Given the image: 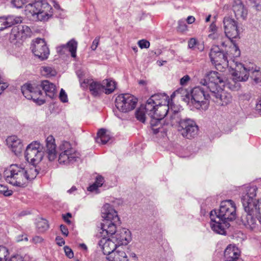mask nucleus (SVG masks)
I'll return each mask as SVG.
<instances>
[{
    "instance_id": "nucleus-38",
    "label": "nucleus",
    "mask_w": 261,
    "mask_h": 261,
    "mask_svg": "<svg viewBox=\"0 0 261 261\" xmlns=\"http://www.w3.org/2000/svg\"><path fill=\"white\" fill-rule=\"evenodd\" d=\"M188 47L192 49L197 48L200 51H202L204 49L203 45L200 44L195 38H192L188 41Z\"/></svg>"
},
{
    "instance_id": "nucleus-34",
    "label": "nucleus",
    "mask_w": 261,
    "mask_h": 261,
    "mask_svg": "<svg viewBox=\"0 0 261 261\" xmlns=\"http://www.w3.org/2000/svg\"><path fill=\"white\" fill-rule=\"evenodd\" d=\"M183 120V119L181 117V114L179 112L174 110L173 113L170 116V119H166V123L167 125H170L171 126L178 124L180 125V122Z\"/></svg>"
},
{
    "instance_id": "nucleus-24",
    "label": "nucleus",
    "mask_w": 261,
    "mask_h": 261,
    "mask_svg": "<svg viewBox=\"0 0 261 261\" xmlns=\"http://www.w3.org/2000/svg\"><path fill=\"white\" fill-rule=\"evenodd\" d=\"M8 147L17 155L21 153L23 144L21 140L16 136H9L6 139Z\"/></svg>"
},
{
    "instance_id": "nucleus-35",
    "label": "nucleus",
    "mask_w": 261,
    "mask_h": 261,
    "mask_svg": "<svg viewBox=\"0 0 261 261\" xmlns=\"http://www.w3.org/2000/svg\"><path fill=\"white\" fill-rule=\"evenodd\" d=\"M110 139V137L107 134L106 130L104 128L100 129L97 133V137L95 141L97 143L105 144Z\"/></svg>"
},
{
    "instance_id": "nucleus-5",
    "label": "nucleus",
    "mask_w": 261,
    "mask_h": 261,
    "mask_svg": "<svg viewBox=\"0 0 261 261\" xmlns=\"http://www.w3.org/2000/svg\"><path fill=\"white\" fill-rule=\"evenodd\" d=\"M169 105L153 106V109L146 110V113L151 118L150 125L152 130L154 134L164 131L162 126L163 119L166 116L168 112Z\"/></svg>"
},
{
    "instance_id": "nucleus-20",
    "label": "nucleus",
    "mask_w": 261,
    "mask_h": 261,
    "mask_svg": "<svg viewBox=\"0 0 261 261\" xmlns=\"http://www.w3.org/2000/svg\"><path fill=\"white\" fill-rule=\"evenodd\" d=\"M224 32L226 36L230 40L237 38L239 33L237 22L229 17H225L223 19Z\"/></svg>"
},
{
    "instance_id": "nucleus-33",
    "label": "nucleus",
    "mask_w": 261,
    "mask_h": 261,
    "mask_svg": "<svg viewBox=\"0 0 261 261\" xmlns=\"http://www.w3.org/2000/svg\"><path fill=\"white\" fill-rule=\"evenodd\" d=\"M103 93L109 94L113 93L116 87V82L111 79H105L101 82Z\"/></svg>"
},
{
    "instance_id": "nucleus-3",
    "label": "nucleus",
    "mask_w": 261,
    "mask_h": 261,
    "mask_svg": "<svg viewBox=\"0 0 261 261\" xmlns=\"http://www.w3.org/2000/svg\"><path fill=\"white\" fill-rule=\"evenodd\" d=\"M236 67L234 70L231 73V77L225 80V85L222 87H226L231 90H237L240 87V82H245L248 79V71L254 70L252 67H244L243 64L236 62L234 63Z\"/></svg>"
},
{
    "instance_id": "nucleus-23",
    "label": "nucleus",
    "mask_w": 261,
    "mask_h": 261,
    "mask_svg": "<svg viewBox=\"0 0 261 261\" xmlns=\"http://www.w3.org/2000/svg\"><path fill=\"white\" fill-rule=\"evenodd\" d=\"M32 34L31 29L24 24H19L14 27L11 31V35L16 39L22 40L27 37H30Z\"/></svg>"
},
{
    "instance_id": "nucleus-44",
    "label": "nucleus",
    "mask_w": 261,
    "mask_h": 261,
    "mask_svg": "<svg viewBox=\"0 0 261 261\" xmlns=\"http://www.w3.org/2000/svg\"><path fill=\"white\" fill-rule=\"evenodd\" d=\"M64 251L66 255L69 258H71L73 257L74 254L72 250L68 246L64 247Z\"/></svg>"
},
{
    "instance_id": "nucleus-41",
    "label": "nucleus",
    "mask_w": 261,
    "mask_h": 261,
    "mask_svg": "<svg viewBox=\"0 0 261 261\" xmlns=\"http://www.w3.org/2000/svg\"><path fill=\"white\" fill-rule=\"evenodd\" d=\"M252 7L257 11L261 10V0H248Z\"/></svg>"
},
{
    "instance_id": "nucleus-46",
    "label": "nucleus",
    "mask_w": 261,
    "mask_h": 261,
    "mask_svg": "<svg viewBox=\"0 0 261 261\" xmlns=\"http://www.w3.org/2000/svg\"><path fill=\"white\" fill-rule=\"evenodd\" d=\"M99 40H100V37H99V36L96 37L94 39V40H93V41L92 42V45L91 46L92 50H96V48L97 47V46L99 44Z\"/></svg>"
},
{
    "instance_id": "nucleus-52",
    "label": "nucleus",
    "mask_w": 261,
    "mask_h": 261,
    "mask_svg": "<svg viewBox=\"0 0 261 261\" xmlns=\"http://www.w3.org/2000/svg\"><path fill=\"white\" fill-rule=\"evenodd\" d=\"M56 241L57 242V244L60 246H62L65 244L64 240L60 237H57L56 239Z\"/></svg>"
},
{
    "instance_id": "nucleus-21",
    "label": "nucleus",
    "mask_w": 261,
    "mask_h": 261,
    "mask_svg": "<svg viewBox=\"0 0 261 261\" xmlns=\"http://www.w3.org/2000/svg\"><path fill=\"white\" fill-rule=\"evenodd\" d=\"M170 99L165 93H158L152 95L146 101L145 109L150 110L153 109V106L169 105Z\"/></svg>"
},
{
    "instance_id": "nucleus-12",
    "label": "nucleus",
    "mask_w": 261,
    "mask_h": 261,
    "mask_svg": "<svg viewBox=\"0 0 261 261\" xmlns=\"http://www.w3.org/2000/svg\"><path fill=\"white\" fill-rule=\"evenodd\" d=\"M101 216L104 219L103 222L101 224L100 231L104 230L105 224H112L116 226L119 224V218L118 216L117 212L109 204H105L101 208Z\"/></svg>"
},
{
    "instance_id": "nucleus-25",
    "label": "nucleus",
    "mask_w": 261,
    "mask_h": 261,
    "mask_svg": "<svg viewBox=\"0 0 261 261\" xmlns=\"http://www.w3.org/2000/svg\"><path fill=\"white\" fill-rule=\"evenodd\" d=\"M232 9L237 19H245L248 14V10L241 0H234Z\"/></svg>"
},
{
    "instance_id": "nucleus-40",
    "label": "nucleus",
    "mask_w": 261,
    "mask_h": 261,
    "mask_svg": "<svg viewBox=\"0 0 261 261\" xmlns=\"http://www.w3.org/2000/svg\"><path fill=\"white\" fill-rule=\"evenodd\" d=\"M41 72L43 75L47 77L55 76L57 73L56 71L50 66L42 67Z\"/></svg>"
},
{
    "instance_id": "nucleus-6",
    "label": "nucleus",
    "mask_w": 261,
    "mask_h": 261,
    "mask_svg": "<svg viewBox=\"0 0 261 261\" xmlns=\"http://www.w3.org/2000/svg\"><path fill=\"white\" fill-rule=\"evenodd\" d=\"M191 102L198 110H205L208 108L206 100L211 97V93L205 87L196 86L191 91Z\"/></svg>"
},
{
    "instance_id": "nucleus-19",
    "label": "nucleus",
    "mask_w": 261,
    "mask_h": 261,
    "mask_svg": "<svg viewBox=\"0 0 261 261\" xmlns=\"http://www.w3.org/2000/svg\"><path fill=\"white\" fill-rule=\"evenodd\" d=\"M99 237L102 238L98 242V245L105 255L110 256L117 248V246L110 235L102 236L99 230Z\"/></svg>"
},
{
    "instance_id": "nucleus-54",
    "label": "nucleus",
    "mask_w": 261,
    "mask_h": 261,
    "mask_svg": "<svg viewBox=\"0 0 261 261\" xmlns=\"http://www.w3.org/2000/svg\"><path fill=\"white\" fill-rule=\"evenodd\" d=\"M256 111L261 115V99L259 100L256 104Z\"/></svg>"
},
{
    "instance_id": "nucleus-7",
    "label": "nucleus",
    "mask_w": 261,
    "mask_h": 261,
    "mask_svg": "<svg viewBox=\"0 0 261 261\" xmlns=\"http://www.w3.org/2000/svg\"><path fill=\"white\" fill-rule=\"evenodd\" d=\"M199 83L210 92L225 85L224 78L217 71H210L200 80Z\"/></svg>"
},
{
    "instance_id": "nucleus-10",
    "label": "nucleus",
    "mask_w": 261,
    "mask_h": 261,
    "mask_svg": "<svg viewBox=\"0 0 261 261\" xmlns=\"http://www.w3.org/2000/svg\"><path fill=\"white\" fill-rule=\"evenodd\" d=\"M217 212L218 216L229 222L236 218V204L231 200L222 201Z\"/></svg>"
},
{
    "instance_id": "nucleus-29",
    "label": "nucleus",
    "mask_w": 261,
    "mask_h": 261,
    "mask_svg": "<svg viewBox=\"0 0 261 261\" xmlns=\"http://www.w3.org/2000/svg\"><path fill=\"white\" fill-rule=\"evenodd\" d=\"M77 42L74 39L70 40L66 44L62 45L57 47V51L64 54L66 50H68L72 57H76Z\"/></svg>"
},
{
    "instance_id": "nucleus-62",
    "label": "nucleus",
    "mask_w": 261,
    "mask_h": 261,
    "mask_svg": "<svg viewBox=\"0 0 261 261\" xmlns=\"http://www.w3.org/2000/svg\"><path fill=\"white\" fill-rule=\"evenodd\" d=\"M80 246L81 248V249L84 250H86L87 249V246L85 244H81L80 245Z\"/></svg>"
},
{
    "instance_id": "nucleus-2",
    "label": "nucleus",
    "mask_w": 261,
    "mask_h": 261,
    "mask_svg": "<svg viewBox=\"0 0 261 261\" xmlns=\"http://www.w3.org/2000/svg\"><path fill=\"white\" fill-rule=\"evenodd\" d=\"M25 12L27 15L30 14L34 19L45 21L53 15V8L46 2L36 1L25 6Z\"/></svg>"
},
{
    "instance_id": "nucleus-27",
    "label": "nucleus",
    "mask_w": 261,
    "mask_h": 261,
    "mask_svg": "<svg viewBox=\"0 0 261 261\" xmlns=\"http://www.w3.org/2000/svg\"><path fill=\"white\" fill-rule=\"evenodd\" d=\"M40 90H43L46 96L53 99L57 96L56 86L47 80L38 83Z\"/></svg>"
},
{
    "instance_id": "nucleus-47",
    "label": "nucleus",
    "mask_w": 261,
    "mask_h": 261,
    "mask_svg": "<svg viewBox=\"0 0 261 261\" xmlns=\"http://www.w3.org/2000/svg\"><path fill=\"white\" fill-rule=\"evenodd\" d=\"M96 184H97L94 183L92 185L90 186L88 188V191L90 192H94L96 193H98L99 192L98 190L99 187Z\"/></svg>"
},
{
    "instance_id": "nucleus-43",
    "label": "nucleus",
    "mask_w": 261,
    "mask_h": 261,
    "mask_svg": "<svg viewBox=\"0 0 261 261\" xmlns=\"http://www.w3.org/2000/svg\"><path fill=\"white\" fill-rule=\"evenodd\" d=\"M138 45L141 48H147L149 47L150 43L146 40H141L138 42Z\"/></svg>"
},
{
    "instance_id": "nucleus-36",
    "label": "nucleus",
    "mask_w": 261,
    "mask_h": 261,
    "mask_svg": "<svg viewBox=\"0 0 261 261\" xmlns=\"http://www.w3.org/2000/svg\"><path fill=\"white\" fill-rule=\"evenodd\" d=\"M228 58L232 59V58L238 57L240 56L241 52L238 47L235 44L231 43L228 49L225 50Z\"/></svg>"
},
{
    "instance_id": "nucleus-59",
    "label": "nucleus",
    "mask_w": 261,
    "mask_h": 261,
    "mask_svg": "<svg viewBox=\"0 0 261 261\" xmlns=\"http://www.w3.org/2000/svg\"><path fill=\"white\" fill-rule=\"evenodd\" d=\"M3 252L4 254H5V253H7V250L6 248L3 246H0V252Z\"/></svg>"
},
{
    "instance_id": "nucleus-8",
    "label": "nucleus",
    "mask_w": 261,
    "mask_h": 261,
    "mask_svg": "<svg viewBox=\"0 0 261 261\" xmlns=\"http://www.w3.org/2000/svg\"><path fill=\"white\" fill-rule=\"evenodd\" d=\"M59 149L61 151L58 159L60 164H71L76 162L79 158V153L71 147L68 142H62L59 146Z\"/></svg>"
},
{
    "instance_id": "nucleus-53",
    "label": "nucleus",
    "mask_w": 261,
    "mask_h": 261,
    "mask_svg": "<svg viewBox=\"0 0 261 261\" xmlns=\"http://www.w3.org/2000/svg\"><path fill=\"white\" fill-rule=\"evenodd\" d=\"M10 261H23V259L21 256L17 255L12 257Z\"/></svg>"
},
{
    "instance_id": "nucleus-64",
    "label": "nucleus",
    "mask_w": 261,
    "mask_h": 261,
    "mask_svg": "<svg viewBox=\"0 0 261 261\" xmlns=\"http://www.w3.org/2000/svg\"><path fill=\"white\" fill-rule=\"evenodd\" d=\"M221 45L222 46V47H226L227 46V44H226V42L225 41H222L221 42Z\"/></svg>"
},
{
    "instance_id": "nucleus-49",
    "label": "nucleus",
    "mask_w": 261,
    "mask_h": 261,
    "mask_svg": "<svg viewBox=\"0 0 261 261\" xmlns=\"http://www.w3.org/2000/svg\"><path fill=\"white\" fill-rule=\"evenodd\" d=\"M190 80V77L188 75L184 76L180 80V84L182 86L186 85Z\"/></svg>"
},
{
    "instance_id": "nucleus-9",
    "label": "nucleus",
    "mask_w": 261,
    "mask_h": 261,
    "mask_svg": "<svg viewBox=\"0 0 261 261\" xmlns=\"http://www.w3.org/2000/svg\"><path fill=\"white\" fill-rule=\"evenodd\" d=\"M137 101V99L130 94H120L116 98V107L120 111L126 113L135 109Z\"/></svg>"
},
{
    "instance_id": "nucleus-56",
    "label": "nucleus",
    "mask_w": 261,
    "mask_h": 261,
    "mask_svg": "<svg viewBox=\"0 0 261 261\" xmlns=\"http://www.w3.org/2000/svg\"><path fill=\"white\" fill-rule=\"evenodd\" d=\"M195 20V18L193 16H189L186 19V21L188 24L193 23Z\"/></svg>"
},
{
    "instance_id": "nucleus-14",
    "label": "nucleus",
    "mask_w": 261,
    "mask_h": 261,
    "mask_svg": "<svg viewBox=\"0 0 261 261\" xmlns=\"http://www.w3.org/2000/svg\"><path fill=\"white\" fill-rule=\"evenodd\" d=\"M178 130L184 137L190 139L197 135L198 128L194 121L186 118L180 122Z\"/></svg>"
},
{
    "instance_id": "nucleus-61",
    "label": "nucleus",
    "mask_w": 261,
    "mask_h": 261,
    "mask_svg": "<svg viewBox=\"0 0 261 261\" xmlns=\"http://www.w3.org/2000/svg\"><path fill=\"white\" fill-rule=\"evenodd\" d=\"M210 30L212 32H215L216 30V25L214 24H212L210 26Z\"/></svg>"
},
{
    "instance_id": "nucleus-13",
    "label": "nucleus",
    "mask_w": 261,
    "mask_h": 261,
    "mask_svg": "<svg viewBox=\"0 0 261 261\" xmlns=\"http://www.w3.org/2000/svg\"><path fill=\"white\" fill-rule=\"evenodd\" d=\"M210 219V224L212 229L218 234H226V229L230 226L229 223L218 216L216 210L211 212Z\"/></svg>"
},
{
    "instance_id": "nucleus-37",
    "label": "nucleus",
    "mask_w": 261,
    "mask_h": 261,
    "mask_svg": "<svg viewBox=\"0 0 261 261\" xmlns=\"http://www.w3.org/2000/svg\"><path fill=\"white\" fill-rule=\"evenodd\" d=\"M146 105L144 106L142 105L139 108L137 109L136 112V117L137 120L144 123L146 120Z\"/></svg>"
},
{
    "instance_id": "nucleus-63",
    "label": "nucleus",
    "mask_w": 261,
    "mask_h": 261,
    "mask_svg": "<svg viewBox=\"0 0 261 261\" xmlns=\"http://www.w3.org/2000/svg\"><path fill=\"white\" fill-rule=\"evenodd\" d=\"M6 187L2 185H0V193H2L3 192H4V190Z\"/></svg>"
},
{
    "instance_id": "nucleus-18",
    "label": "nucleus",
    "mask_w": 261,
    "mask_h": 261,
    "mask_svg": "<svg viewBox=\"0 0 261 261\" xmlns=\"http://www.w3.org/2000/svg\"><path fill=\"white\" fill-rule=\"evenodd\" d=\"M210 92L211 97L220 106H226L231 101V94L223 90L222 87L218 88L217 90H212Z\"/></svg>"
},
{
    "instance_id": "nucleus-26",
    "label": "nucleus",
    "mask_w": 261,
    "mask_h": 261,
    "mask_svg": "<svg viewBox=\"0 0 261 261\" xmlns=\"http://www.w3.org/2000/svg\"><path fill=\"white\" fill-rule=\"evenodd\" d=\"M45 151L49 161H52L56 159L57 156L56 145L55 140L51 135L48 136L46 139Z\"/></svg>"
},
{
    "instance_id": "nucleus-45",
    "label": "nucleus",
    "mask_w": 261,
    "mask_h": 261,
    "mask_svg": "<svg viewBox=\"0 0 261 261\" xmlns=\"http://www.w3.org/2000/svg\"><path fill=\"white\" fill-rule=\"evenodd\" d=\"M59 97L63 102H66L68 101L67 94L63 89L61 90Z\"/></svg>"
},
{
    "instance_id": "nucleus-31",
    "label": "nucleus",
    "mask_w": 261,
    "mask_h": 261,
    "mask_svg": "<svg viewBox=\"0 0 261 261\" xmlns=\"http://www.w3.org/2000/svg\"><path fill=\"white\" fill-rule=\"evenodd\" d=\"M244 67H252L254 70L248 71L246 70L247 72L248 73V77L251 75L253 80L257 83L261 81V72L258 69H257L256 66L252 63H246L245 65L243 64Z\"/></svg>"
},
{
    "instance_id": "nucleus-32",
    "label": "nucleus",
    "mask_w": 261,
    "mask_h": 261,
    "mask_svg": "<svg viewBox=\"0 0 261 261\" xmlns=\"http://www.w3.org/2000/svg\"><path fill=\"white\" fill-rule=\"evenodd\" d=\"M109 261H128L126 253L119 249L115 250L107 257Z\"/></svg>"
},
{
    "instance_id": "nucleus-42",
    "label": "nucleus",
    "mask_w": 261,
    "mask_h": 261,
    "mask_svg": "<svg viewBox=\"0 0 261 261\" xmlns=\"http://www.w3.org/2000/svg\"><path fill=\"white\" fill-rule=\"evenodd\" d=\"M13 5L16 8H21L28 2V0H11Z\"/></svg>"
},
{
    "instance_id": "nucleus-48",
    "label": "nucleus",
    "mask_w": 261,
    "mask_h": 261,
    "mask_svg": "<svg viewBox=\"0 0 261 261\" xmlns=\"http://www.w3.org/2000/svg\"><path fill=\"white\" fill-rule=\"evenodd\" d=\"M103 182H104V178L101 175H98L96 177V180L94 183L97 184L96 185L99 187H100L102 186Z\"/></svg>"
},
{
    "instance_id": "nucleus-28",
    "label": "nucleus",
    "mask_w": 261,
    "mask_h": 261,
    "mask_svg": "<svg viewBox=\"0 0 261 261\" xmlns=\"http://www.w3.org/2000/svg\"><path fill=\"white\" fill-rule=\"evenodd\" d=\"M22 21V18L15 16L0 17V30H3L15 24Z\"/></svg>"
},
{
    "instance_id": "nucleus-4",
    "label": "nucleus",
    "mask_w": 261,
    "mask_h": 261,
    "mask_svg": "<svg viewBox=\"0 0 261 261\" xmlns=\"http://www.w3.org/2000/svg\"><path fill=\"white\" fill-rule=\"evenodd\" d=\"M105 224L104 230L100 231L102 236L110 235L117 247L121 245H126L131 240L130 232L126 228L117 229L116 226Z\"/></svg>"
},
{
    "instance_id": "nucleus-51",
    "label": "nucleus",
    "mask_w": 261,
    "mask_h": 261,
    "mask_svg": "<svg viewBox=\"0 0 261 261\" xmlns=\"http://www.w3.org/2000/svg\"><path fill=\"white\" fill-rule=\"evenodd\" d=\"M39 96H38L35 97V99L32 98V99L34 101H35L39 105H41L45 103V100L42 99H40L39 98Z\"/></svg>"
},
{
    "instance_id": "nucleus-22",
    "label": "nucleus",
    "mask_w": 261,
    "mask_h": 261,
    "mask_svg": "<svg viewBox=\"0 0 261 261\" xmlns=\"http://www.w3.org/2000/svg\"><path fill=\"white\" fill-rule=\"evenodd\" d=\"M21 92L24 96L28 99H35V97L42 94L38 83L24 84L21 87Z\"/></svg>"
},
{
    "instance_id": "nucleus-1",
    "label": "nucleus",
    "mask_w": 261,
    "mask_h": 261,
    "mask_svg": "<svg viewBox=\"0 0 261 261\" xmlns=\"http://www.w3.org/2000/svg\"><path fill=\"white\" fill-rule=\"evenodd\" d=\"M38 172L36 166L24 168L17 164H12L4 170L3 174L8 183L15 187H24L36 177Z\"/></svg>"
},
{
    "instance_id": "nucleus-11",
    "label": "nucleus",
    "mask_w": 261,
    "mask_h": 261,
    "mask_svg": "<svg viewBox=\"0 0 261 261\" xmlns=\"http://www.w3.org/2000/svg\"><path fill=\"white\" fill-rule=\"evenodd\" d=\"M44 152L40 149V144L37 142H34L29 144L25 150V158L28 162L32 165L31 166L38 164L42 160Z\"/></svg>"
},
{
    "instance_id": "nucleus-16",
    "label": "nucleus",
    "mask_w": 261,
    "mask_h": 261,
    "mask_svg": "<svg viewBox=\"0 0 261 261\" xmlns=\"http://www.w3.org/2000/svg\"><path fill=\"white\" fill-rule=\"evenodd\" d=\"M80 79L81 86L83 89L88 88L91 94L94 97L99 96L103 93V87L101 83L94 81L92 79H86L83 81L82 80V74L77 73Z\"/></svg>"
},
{
    "instance_id": "nucleus-60",
    "label": "nucleus",
    "mask_w": 261,
    "mask_h": 261,
    "mask_svg": "<svg viewBox=\"0 0 261 261\" xmlns=\"http://www.w3.org/2000/svg\"><path fill=\"white\" fill-rule=\"evenodd\" d=\"M64 220L68 224H71V221L69 220V218H67L66 216H63Z\"/></svg>"
},
{
    "instance_id": "nucleus-57",
    "label": "nucleus",
    "mask_w": 261,
    "mask_h": 261,
    "mask_svg": "<svg viewBox=\"0 0 261 261\" xmlns=\"http://www.w3.org/2000/svg\"><path fill=\"white\" fill-rule=\"evenodd\" d=\"M6 196H9L12 194V191L8 190L7 187L4 190V192L2 193Z\"/></svg>"
},
{
    "instance_id": "nucleus-50",
    "label": "nucleus",
    "mask_w": 261,
    "mask_h": 261,
    "mask_svg": "<svg viewBox=\"0 0 261 261\" xmlns=\"http://www.w3.org/2000/svg\"><path fill=\"white\" fill-rule=\"evenodd\" d=\"M60 230L63 235L67 237L68 234V230L65 225L63 224L60 225Z\"/></svg>"
},
{
    "instance_id": "nucleus-30",
    "label": "nucleus",
    "mask_w": 261,
    "mask_h": 261,
    "mask_svg": "<svg viewBox=\"0 0 261 261\" xmlns=\"http://www.w3.org/2000/svg\"><path fill=\"white\" fill-rule=\"evenodd\" d=\"M240 251L234 245H229L224 251V256L226 260L236 261L240 256Z\"/></svg>"
},
{
    "instance_id": "nucleus-17",
    "label": "nucleus",
    "mask_w": 261,
    "mask_h": 261,
    "mask_svg": "<svg viewBox=\"0 0 261 261\" xmlns=\"http://www.w3.org/2000/svg\"><path fill=\"white\" fill-rule=\"evenodd\" d=\"M32 50L34 55L41 60L48 58L49 51L44 39L37 38L32 45Z\"/></svg>"
},
{
    "instance_id": "nucleus-58",
    "label": "nucleus",
    "mask_w": 261,
    "mask_h": 261,
    "mask_svg": "<svg viewBox=\"0 0 261 261\" xmlns=\"http://www.w3.org/2000/svg\"><path fill=\"white\" fill-rule=\"evenodd\" d=\"M33 240L34 241V242H35L36 243H39V242H41L42 241V239L41 238H40V237H38V236H36L35 237V238H34L33 239Z\"/></svg>"
},
{
    "instance_id": "nucleus-55",
    "label": "nucleus",
    "mask_w": 261,
    "mask_h": 261,
    "mask_svg": "<svg viewBox=\"0 0 261 261\" xmlns=\"http://www.w3.org/2000/svg\"><path fill=\"white\" fill-rule=\"evenodd\" d=\"M81 191V189H79L75 186H72L69 190L67 191V192L69 194H74L76 191Z\"/></svg>"
},
{
    "instance_id": "nucleus-15",
    "label": "nucleus",
    "mask_w": 261,
    "mask_h": 261,
    "mask_svg": "<svg viewBox=\"0 0 261 261\" xmlns=\"http://www.w3.org/2000/svg\"><path fill=\"white\" fill-rule=\"evenodd\" d=\"M209 56L212 63L216 66L222 65L223 67H226L229 65L228 58L225 51L221 49L218 46H213Z\"/></svg>"
},
{
    "instance_id": "nucleus-39",
    "label": "nucleus",
    "mask_w": 261,
    "mask_h": 261,
    "mask_svg": "<svg viewBox=\"0 0 261 261\" xmlns=\"http://www.w3.org/2000/svg\"><path fill=\"white\" fill-rule=\"evenodd\" d=\"M36 227L39 232H44L48 229L49 225L46 220L40 219L38 220L36 223Z\"/></svg>"
}]
</instances>
